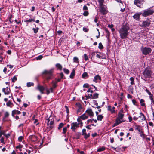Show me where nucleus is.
<instances>
[{
  "label": "nucleus",
  "instance_id": "7",
  "mask_svg": "<svg viewBox=\"0 0 154 154\" xmlns=\"http://www.w3.org/2000/svg\"><path fill=\"white\" fill-rule=\"evenodd\" d=\"M99 8L100 11L103 15L106 14L108 12L107 8L105 5L99 6Z\"/></svg>",
  "mask_w": 154,
  "mask_h": 154
},
{
  "label": "nucleus",
  "instance_id": "26",
  "mask_svg": "<svg viewBox=\"0 0 154 154\" xmlns=\"http://www.w3.org/2000/svg\"><path fill=\"white\" fill-rule=\"evenodd\" d=\"M99 94L97 93H95L93 95H92V99H95L98 98Z\"/></svg>",
  "mask_w": 154,
  "mask_h": 154
},
{
  "label": "nucleus",
  "instance_id": "52",
  "mask_svg": "<svg viewBox=\"0 0 154 154\" xmlns=\"http://www.w3.org/2000/svg\"><path fill=\"white\" fill-rule=\"evenodd\" d=\"M45 90H46V94L47 95L49 94H50V90H49V89H48L47 88H46Z\"/></svg>",
  "mask_w": 154,
  "mask_h": 154
},
{
  "label": "nucleus",
  "instance_id": "53",
  "mask_svg": "<svg viewBox=\"0 0 154 154\" xmlns=\"http://www.w3.org/2000/svg\"><path fill=\"white\" fill-rule=\"evenodd\" d=\"M86 133V130L85 129H83L82 130V134L84 135Z\"/></svg>",
  "mask_w": 154,
  "mask_h": 154
},
{
  "label": "nucleus",
  "instance_id": "33",
  "mask_svg": "<svg viewBox=\"0 0 154 154\" xmlns=\"http://www.w3.org/2000/svg\"><path fill=\"white\" fill-rule=\"evenodd\" d=\"M144 102V100L142 99H140V102L141 104V105L142 106H145V104L144 103H143Z\"/></svg>",
  "mask_w": 154,
  "mask_h": 154
},
{
  "label": "nucleus",
  "instance_id": "57",
  "mask_svg": "<svg viewBox=\"0 0 154 154\" xmlns=\"http://www.w3.org/2000/svg\"><path fill=\"white\" fill-rule=\"evenodd\" d=\"M89 85L88 84H85L84 85L83 87L86 88H88Z\"/></svg>",
  "mask_w": 154,
  "mask_h": 154
},
{
  "label": "nucleus",
  "instance_id": "40",
  "mask_svg": "<svg viewBox=\"0 0 154 154\" xmlns=\"http://www.w3.org/2000/svg\"><path fill=\"white\" fill-rule=\"evenodd\" d=\"M98 48L100 49H101L103 48V46L101 43L100 42L99 44L98 45Z\"/></svg>",
  "mask_w": 154,
  "mask_h": 154
},
{
  "label": "nucleus",
  "instance_id": "41",
  "mask_svg": "<svg viewBox=\"0 0 154 154\" xmlns=\"http://www.w3.org/2000/svg\"><path fill=\"white\" fill-rule=\"evenodd\" d=\"M84 57L85 58V61H87L88 59V57L86 54H84Z\"/></svg>",
  "mask_w": 154,
  "mask_h": 154
},
{
  "label": "nucleus",
  "instance_id": "28",
  "mask_svg": "<svg viewBox=\"0 0 154 154\" xmlns=\"http://www.w3.org/2000/svg\"><path fill=\"white\" fill-rule=\"evenodd\" d=\"M75 74V71L73 70L70 75L69 77L71 78H73Z\"/></svg>",
  "mask_w": 154,
  "mask_h": 154
},
{
  "label": "nucleus",
  "instance_id": "36",
  "mask_svg": "<svg viewBox=\"0 0 154 154\" xmlns=\"http://www.w3.org/2000/svg\"><path fill=\"white\" fill-rule=\"evenodd\" d=\"M130 80L131 81L130 84L131 85L134 84V78L133 77H131L130 78Z\"/></svg>",
  "mask_w": 154,
  "mask_h": 154
},
{
  "label": "nucleus",
  "instance_id": "27",
  "mask_svg": "<svg viewBox=\"0 0 154 154\" xmlns=\"http://www.w3.org/2000/svg\"><path fill=\"white\" fill-rule=\"evenodd\" d=\"M73 62L76 63H79L78 58L76 57H74L73 58Z\"/></svg>",
  "mask_w": 154,
  "mask_h": 154
},
{
  "label": "nucleus",
  "instance_id": "49",
  "mask_svg": "<svg viewBox=\"0 0 154 154\" xmlns=\"http://www.w3.org/2000/svg\"><path fill=\"white\" fill-rule=\"evenodd\" d=\"M36 137L34 135H31L29 136V138L30 139L32 140V141H34V140H32V139L33 138H36Z\"/></svg>",
  "mask_w": 154,
  "mask_h": 154
},
{
  "label": "nucleus",
  "instance_id": "16",
  "mask_svg": "<svg viewBox=\"0 0 154 154\" xmlns=\"http://www.w3.org/2000/svg\"><path fill=\"white\" fill-rule=\"evenodd\" d=\"M37 88L39 90L42 94L44 93V91L45 89V88L43 86L38 85Z\"/></svg>",
  "mask_w": 154,
  "mask_h": 154
},
{
  "label": "nucleus",
  "instance_id": "23",
  "mask_svg": "<svg viewBox=\"0 0 154 154\" xmlns=\"http://www.w3.org/2000/svg\"><path fill=\"white\" fill-rule=\"evenodd\" d=\"M136 128L135 129L137 130L139 132V133H141L143 131L140 128V126L139 125H135Z\"/></svg>",
  "mask_w": 154,
  "mask_h": 154
},
{
  "label": "nucleus",
  "instance_id": "29",
  "mask_svg": "<svg viewBox=\"0 0 154 154\" xmlns=\"http://www.w3.org/2000/svg\"><path fill=\"white\" fill-rule=\"evenodd\" d=\"M103 117L102 115H99L97 116V119L98 120L101 121Z\"/></svg>",
  "mask_w": 154,
  "mask_h": 154
},
{
  "label": "nucleus",
  "instance_id": "35",
  "mask_svg": "<svg viewBox=\"0 0 154 154\" xmlns=\"http://www.w3.org/2000/svg\"><path fill=\"white\" fill-rule=\"evenodd\" d=\"M39 28L38 27H37L35 28H33L32 30L35 33H36L38 31Z\"/></svg>",
  "mask_w": 154,
  "mask_h": 154
},
{
  "label": "nucleus",
  "instance_id": "18",
  "mask_svg": "<svg viewBox=\"0 0 154 154\" xmlns=\"http://www.w3.org/2000/svg\"><path fill=\"white\" fill-rule=\"evenodd\" d=\"M10 89L8 87L2 89V91L5 94H8L10 93Z\"/></svg>",
  "mask_w": 154,
  "mask_h": 154
},
{
  "label": "nucleus",
  "instance_id": "3",
  "mask_svg": "<svg viewBox=\"0 0 154 154\" xmlns=\"http://www.w3.org/2000/svg\"><path fill=\"white\" fill-rule=\"evenodd\" d=\"M152 72L151 70L148 68H146L143 72V76L141 77L145 81L146 78H150Z\"/></svg>",
  "mask_w": 154,
  "mask_h": 154
},
{
  "label": "nucleus",
  "instance_id": "12",
  "mask_svg": "<svg viewBox=\"0 0 154 154\" xmlns=\"http://www.w3.org/2000/svg\"><path fill=\"white\" fill-rule=\"evenodd\" d=\"M138 119H139V121L140 122L146 120L145 116L142 112L140 113V116L138 117Z\"/></svg>",
  "mask_w": 154,
  "mask_h": 154
},
{
  "label": "nucleus",
  "instance_id": "46",
  "mask_svg": "<svg viewBox=\"0 0 154 154\" xmlns=\"http://www.w3.org/2000/svg\"><path fill=\"white\" fill-rule=\"evenodd\" d=\"M67 127H65L63 128V134H65L67 131Z\"/></svg>",
  "mask_w": 154,
  "mask_h": 154
},
{
  "label": "nucleus",
  "instance_id": "13",
  "mask_svg": "<svg viewBox=\"0 0 154 154\" xmlns=\"http://www.w3.org/2000/svg\"><path fill=\"white\" fill-rule=\"evenodd\" d=\"M85 113L87 115H88V116H90L91 118L93 117L94 116V113L92 110L91 109H88L86 111Z\"/></svg>",
  "mask_w": 154,
  "mask_h": 154
},
{
  "label": "nucleus",
  "instance_id": "11",
  "mask_svg": "<svg viewBox=\"0 0 154 154\" xmlns=\"http://www.w3.org/2000/svg\"><path fill=\"white\" fill-rule=\"evenodd\" d=\"M101 81V77L98 74L97 75H96L94 76V79L93 80V81L95 82V83H100V82Z\"/></svg>",
  "mask_w": 154,
  "mask_h": 154
},
{
  "label": "nucleus",
  "instance_id": "44",
  "mask_svg": "<svg viewBox=\"0 0 154 154\" xmlns=\"http://www.w3.org/2000/svg\"><path fill=\"white\" fill-rule=\"evenodd\" d=\"M43 58V56L42 55H40L36 57L37 60H40Z\"/></svg>",
  "mask_w": 154,
  "mask_h": 154
},
{
  "label": "nucleus",
  "instance_id": "25",
  "mask_svg": "<svg viewBox=\"0 0 154 154\" xmlns=\"http://www.w3.org/2000/svg\"><path fill=\"white\" fill-rule=\"evenodd\" d=\"M56 68L59 70H61L62 69V67L61 65L59 63H57L56 65Z\"/></svg>",
  "mask_w": 154,
  "mask_h": 154
},
{
  "label": "nucleus",
  "instance_id": "24",
  "mask_svg": "<svg viewBox=\"0 0 154 154\" xmlns=\"http://www.w3.org/2000/svg\"><path fill=\"white\" fill-rule=\"evenodd\" d=\"M24 21L25 22L27 23L28 24V22H31L32 21H35V19H29V20H24Z\"/></svg>",
  "mask_w": 154,
  "mask_h": 154
},
{
  "label": "nucleus",
  "instance_id": "1",
  "mask_svg": "<svg viewBox=\"0 0 154 154\" xmlns=\"http://www.w3.org/2000/svg\"><path fill=\"white\" fill-rule=\"evenodd\" d=\"M130 31V28L128 25L126 24L122 25L119 31L121 38L124 39L127 38Z\"/></svg>",
  "mask_w": 154,
  "mask_h": 154
},
{
  "label": "nucleus",
  "instance_id": "47",
  "mask_svg": "<svg viewBox=\"0 0 154 154\" xmlns=\"http://www.w3.org/2000/svg\"><path fill=\"white\" fill-rule=\"evenodd\" d=\"M23 138V137L22 136H20L18 138V141L19 142H22Z\"/></svg>",
  "mask_w": 154,
  "mask_h": 154
},
{
  "label": "nucleus",
  "instance_id": "51",
  "mask_svg": "<svg viewBox=\"0 0 154 154\" xmlns=\"http://www.w3.org/2000/svg\"><path fill=\"white\" fill-rule=\"evenodd\" d=\"M140 134V136L142 137L143 138H144L145 137V134L143 133V131H142L141 133H139Z\"/></svg>",
  "mask_w": 154,
  "mask_h": 154
},
{
  "label": "nucleus",
  "instance_id": "19",
  "mask_svg": "<svg viewBox=\"0 0 154 154\" xmlns=\"http://www.w3.org/2000/svg\"><path fill=\"white\" fill-rule=\"evenodd\" d=\"M80 118L81 119L84 120L88 118V116L87 115L86 113L85 112V113L81 116H80Z\"/></svg>",
  "mask_w": 154,
  "mask_h": 154
},
{
  "label": "nucleus",
  "instance_id": "59",
  "mask_svg": "<svg viewBox=\"0 0 154 154\" xmlns=\"http://www.w3.org/2000/svg\"><path fill=\"white\" fill-rule=\"evenodd\" d=\"M94 120V119H88L87 120V122L88 123H92L93 121Z\"/></svg>",
  "mask_w": 154,
  "mask_h": 154
},
{
  "label": "nucleus",
  "instance_id": "20",
  "mask_svg": "<svg viewBox=\"0 0 154 154\" xmlns=\"http://www.w3.org/2000/svg\"><path fill=\"white\" fill-rule=\"evenodd\" d=\"M21 113V112L17 110H14L12 111V116L13 117H14V115L15 114H19Z\"/></svg>",
  "mask_w": 154,
  "mask_h": 154
},
{
  "label": "nucleus",
  "instance_id": "17",
  "mask_svg": "<svg viewBox=\"0 0 154 154\" xmlns=\"http://www.w3.org/2000/svg\"><path fill=\"white\" fill-rule=\"evenodd\" d=\"M47 120L48 121L47 125L48 126V128L51 129L52 128V127L51 125L53 124V120H51L50 121L49 118Z\"/></svg>",
  "mask_w": 154,
  "mask_h": 154
},
{
  "label": "nucleus",
  "instance_id": "5",
  "mask_svg": "<svg viewBox=\"0 0 154 154\" xmlns=\"http://www.w3.org/2000/svg\"><path fill=\"white\" fill-rule=\"evenodd\" d=\"M141 12V15L143 17H146L154 13V10L150 8H149L143 10Z\"/></svg>",
  "mask_w": 154,
  "mask_h": 154
},
{
  "label": "nucleus",
  "instance_id": "55",
  "mask_svg": "<svg viewBox=\"0 0 154 154\" xmlns=\"http://www.w3.org/2000/svg\"><path fill=\"white\" fill-rule=\"evenodd\" d=\"M132 101L134 105H136L137 101L133 99Z\"/></svg>",
  "mask_w": 154,
  "mask_h": 154
},
{
  "label": "nucleus",
  "instance_id": "34",
  "mask_svg": "<svg viewBox=\"0 0 154 154\" xmlns=\"http://www.w3.org/2000/svg\"><path fill=\"white\" fill-rule=\"evenodd\" d=\"M88 76V74L87 72H85L82 75V77L83 78H85Z\"/></svg>",
  "mask_w": 154,
  "mask_h": 154
},
{
  "label": "nucleus",
  "instance_id": "56",
  "mask_svg": "<svg viewBox=\"0 0 154 154\" xmlns=\"http://www.w3.org/2000/svg\"><path fill=\"white\" fill-rule=\"evenodd\" d=\"M83 30L84 32H88V29L87 28L85 27L83 28Z\"/></svg>",
  "mask_w": 154,
  "mask_h": 154
},
{
  "label": "nucleus",
  "instance_id": "58",
  "mask_svg": "<svg viewBox=\"0 0 154 154\" xmlns=\"http://www.w3.org/2000/svg\"><path fill=\"white\" fill-rule=\"evenodd\" d=\"M83 10H88V7H87L85 5L83 7Z\"/></svg>",
  "mask_w": 154,
  "mask_h": 154
},
{
  "label": "nucleus",
  "instance_id": "54",
  "mask_svg": "<svg viewBox=\"0 0 154 154\" xmlns=\"http://www.w3.org/2000/svg\"><path fill=\"white\" fill-rule=\"evenodd\" d=\"M106 35L107 36H108L109 37L110 35V33L109 32V31L107 30L106 29Z\"/></svg>",
  "mask_w": 154,
  "mask_h": 154
},
{
  "label": "nucleus",
  "instance_id": "42",
  "mask_svg": "<svg viewBox=\"0 0 154 154\" xmlns=\"http://www.w3.org/2000/svg\"><path fill=\"white\" fill-rule=\"evenodd\" d=\"M63 71L66 74H68L69 73V71L68 69L66 68L63 69Z\"/></svg>",
  "mask_w": 154,
  "mask_h": 154
},
{
  "label": "nucleus",
  "instance_id": "45",
  "mask_svg": "<svg viewBox=\"0 0 154 154\" xmlns=\"http://www.w3.org/2000/svg\"><path fill=\"white\" fill-rule=\"evenodd\" d=\"M84 138L86 139L88 138L90 136V133H89L88 134H85L84 135Z\"/></svg>",
  "mask_w": 154,
  "mask_h": 154
},
{
  "label": "nucleus",
  "instance_id": "15",
  "mask_svg": "<svg viewBox=\"0 0 154 154\" xmlns=\"http://www.w3.org/2000/svg\"><path fill=\"white\" fill-rule=\"evenodd\" d=\"M150 22L149 20H146L143 21L141 25H140V26L142 27H146L148 26L150 24Z\"/></svg>",
  "mask_w": 154,
  "mask_h": 154
},
{
  "label": "nucleus",
  "instance_id": "10",
  "mask_svg": "<svg viewBox=\"0 0 154 154\" xmlns=\"http://www.w3.org/2000/svg\"><path fill=\"white\" fill-rule=\"evenodd\" d=\"M79 123H78L77 122L72 123L71 124V129H72L73 131H75V130L79 127Z\"/></svg>",
  "mask_w": 154,
  "mask_h": 154
},
{
  "label": "nucleus",
  "instance_id": "31",
  "mask_svg": "<svg viewBox=\"0 0 154 154\" xmlns=\"http://www.w3.org/2000/svg\"><path fill=\"white\" fill-rule=\"evenodd\" d=\"M34 84L33 82H28L27 83V87H30L32 86H33Z\"/></svg>",
  "mask_w": 154,
  "mask_h": 154
},
{
  "label": "nucleus",
  "instance_id": "32",
  "mask_svg": "<svg viewBox=\"0 0 154 154\" xmlns=\"http://www.w3.org/2000/svg\"><path fill=\"white\" fill-rule=\"evenodd\" d=\"M17 76H14V77L11 78V80H12V82H14L15 81H16V80H17Z\"/></svg>",
  "mask_w": 154,
  "mask_h": 154
},
{
  "label": "nucleus",
  "instance_id": "2",
  "mask_svg": "<svg viewBox=\"0 0 154 154\" xmlns=\"http://www.w3.org/2000/svg\"><path fill=\"white\" fill-rule=\"evenodd\" d=\"M54 70V69L52 68L49 70H45L42 72V74L45 75V77L48 81L52 78Z\"/></svg>",
  "mask_w": 154,
  "mask_h": 154
},
{
  "label": "nucleus",
  "instance_id": "63",
  "mask_svg": "<svg viewBox=\"0 0 154 154\" xmlns=\"http://www.w3.org/2000/svg\"><path fill=\"white\" fill-rule=\"evenodd\" d=\"M93 103L95 105L97 106L98 105V103H97L96 101L94 100L93 101Z\"/></svg>",
  "mask_w": 154,
  "mask_h": 154
},
{
  "label": "nucleus",
  "instance_id": "37",
  "mask_svg": "<svg viewBox=\"0 0 154 154\" xmlns=\"http://www.w3.org/2000/svg\"><path fill=\"white\" fill-rule=\"evenodd\" d=\"M105 148L104 147H102L101 148H99L97 150V151L101 152L104 151L105 150Z\"/></svg>",
  "mask_w": 154,
  "mask_h": 154
},
{
  "label": "nucleus",
  "instance_id": "39",
  "mask_svg": "<svg viewBox=\"0 0 154 154\" xmlns=\"http://www.w3.org/2000/svg\"><path fill=\"white\" fill-rule=\"evenodd\" d=\"M64 124L62 123H60L58 127V129H60L62 127H63V126Z\"/></svg>",
  "mask_w": 154,
  "mask_h": 154
},
{
  "label": "nucleus",
  "instance_id": "38",
  "mask_svg": "<svg viewBox=\"0 0 154 154\" xmlns=\"http://www.w3.org/2000/svg\"><path fill=\"white\" fill-rule=\"evenodd\" d=\"M92 94H88V95H86L85 96V97L86 98V100H87L89 98H91V99H92Z\"/></svg>",
  "mask_w": 154,
  "mask_h": 154
},
{
  "label": "nucleus",
  "instance_id": "62",
  "mask_svg": "<svg viewBox=\"0 0 154 154\" xmlns=\"http://www.w3.org/2000/svg\"><path fill=\"white\" fill-rule=\"evenodd\" d=\"M22 146L21 145H20L16 147V149H21L22 148Z\"/></svg>",
  "mask_w": 154,
  "mask_h": 154
},
{
  "label": "nucleus",
  "instance_id": "30",
  "mask_svg": "<svg viewBox=\"0 0 154 154\" xmlns=\"http://www.w3.org/2000/svg\"><path fill=\"white\" fill-rule=\"evenodd\" d=\"M98 2L99 3V6L104 5L103 3L104 2V0H98Z\"/></svg>",
  "mask_w": 154,
  "mask_h": 154
},
{
  "label": "nucleus",
  "instance_id": "43",
  "mask_svg": "<svg viewBox=\"0 0 154 154\" xmlns=\"http://www.w3.org/2000/svg\"><path fill=\"white\" fill-rule=\"evenodd\" d=\"M88 14L89 13L88 11H84L83 13V15L85 16H87L88 15Z\"/></svg>",
  "mask_w": 154,
  "mask_h": 154
},
{
  "label": "nucleus",
  "instance_id": "6",
  "mask_svg": "<svg viewBox=\"0 0 154 154\" xmlns=\"http://www.w3.org/2000/svg\"><path fill=\"white\" fill-rule=\"evenodd\" d=\"M141 51L143 54L146 55L149 54L151 52L152 49L149 47H143L142 46L141 48Z\"/></svg>",
  "mask_w": 154,
  "mask_h": 154
},
{
  "label": "nucleus",
  "instance_id": "61",
  "mask_svg": "<svg viewBox=\"0 0 154 154\" xmlns=\"http://www.w3.org/2000/svg\"><path fill=\"white\" fill-rule=\"evenodd\" d=\"M129 121L130 122H131L132 120V118L131 116H129L128 117Z\"/></svg>",
  "mask_w": 154,
  "mask_h": 154
},
{
  "label": "nucleus",
  "instance_id": "9",
  "mask_svg": "<svg viewBox=\"0 0 154 154\" xmlns=\"http://www.w3.org/2000/svg\"><path fill=\"white\" fill-rule=\"evenodd\" d=\"M75 105L78 109L77 111V114H78L83 111V107L80 103H76Z\"/></svg>",
  "mask_w": 154,
  "mask_h": 154
},
{
  "label": "nucleus",
  "instance_id": "4",
  "mask_svg": "<svg viewBox=\"0 0 154 154\" xmlns=\"http://www.w3.org/2000/svg\"><path fill=\"white\" fill-rule=\"evenodd\" d=\"M124 115L122 114L120 112H119L118 115V117H117L115 123L114 124V126H116L123 122L124 121L123 119Z\"/></svg>",
  "mask_w": 154,
  "mask_h": 154
},
{
  "label": "nucleus",
  "instance_id": "21",
  "mask_svg": "<svg viewBox=\"0 0 154 154\" xmlns=\"http://www.w3.org/2000/svg\"><path fill=\"white\" fill-rule=\"evenodd\" d=\"M115 109V108L114 106L113 107L112 109L110 106H109L108 108V110L110 111L111 113H114L115 112V111L114 110Z\"/></svg>",
  "mask_w": 154,
  "mask_h": 154
},
{
  "label": "nucleus",
  "instance_id": "14",
  "mask_svg": "<svg viewBox=\"0 0 154 154\" xmlns=\"http://www.w3.org/2000/svg\"><path fill=\"white\" fill-rule=\"evenodd\" d=\"M142 12H140L139 13H135L133 16V18L135 20L139 21L140 19V16Z\"/></svg>",
  "mask_w": 154,
  "mask_h": 154
},
{
  "label": "nucleus",
  "instance_id": "48",
  "mask_svg": "<svg viewBox=\"0 0 154 154\" xmlns=\"http://www.w3.org/2000/svg\"><path fill=\"white\" fill-rule=\"evenodd\" d=\"M5 132L6 131L5 130H1V136L3 134V135H5Z\"/></svg>",
  "mask_w": 154,
  "mask_h": 154
},
{
  "label": "nucleus",
  "instance_id": "22",
  "mask_svg": "<svg viewBox=\"0 0 154 154\" xmlns=\"http://www.w3.org/2000/svg\"><path fill=\"white\" fill-rule=\"evenodd\" d=\"M9 116V113L7 112H5L4 114V116L2 119V121H7V120L6 119V118H8Z\"/></svg>",
  "mask_w": 154,
  "mask_h": 154
},
{
  "label": "nucleus",
  "instance_id": "8",
  "mask_svg": "<svg viewBox=\"0 0 154 154\" xmlns=\"http://www.w3.org/2000/svg\"><path fill=\"white\" fill-rule=\"evenodd\" d=\"M144 2V0H134V4L137 7L141 8L143 7Z\"/></svg>",
  "mask_w": 154,
  "mask_h": 154
},
{
  "label": "nucleus",
  "instance_id": "60",
  "mask_svg": "<svg viewBox=\"0 0 154 154\" xmlns=\"http://www.w3.org/2000/svg\"><path fill=\"white\" fill-rule=\"evenodd\" d=\"M52 86L53 87H52L53 88H55L56 87V83L55 82H53V85Z\"/></svg>",
  "mask_w": 154,
  "mask_h": 154
},
{
  "label": "nucleus",
  "instance_id": "50",
  "mask_svg": "<svg viewBox=\"0 0 154 154\" xmlns=\"http://www.w3.org/2000/svg\"><path fill=\"white\" fill-rule=\"evenodd\" d=\"M12 104V103L10 101H8V102L6 103V105L8 106H10Z\"/></svg>",
  "mask_w": 154,
  "mask_h": 154
},
{
  "label": "nucleus",
  "instance_id": "64",
  "mask_svg": "<svg viewBox=\"0 0 154 154\" xmlns=\"http://www.w3.org/2000/svg\"><path fill=\"white\" fill-rule=\"evenodd\" d=\"M94 21L95 23H97L98 21V18L97 17H95L94 19Z\"/></svg>",
  "mask_w": 154,
  "mask_h": 154
}]
</instances>
